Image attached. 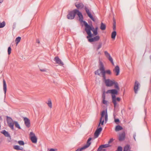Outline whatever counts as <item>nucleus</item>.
<instances>
[{
    "mask_svg": "<svg viewBox=\"0 0 151 151\" xmlns=\"http://www.w3.org/2000/svg\"><path fill=\"white\" fill-rule=\"evenodd\" d=\"M76 14L78 16L79 18V20L81 23H83L85 26V30H86L88 32V33H89L90 32L88 31L89 29H91L88 23L85 21L83 20V17L82 13L77 10H76Z\"/></svg>",
    "mask_w": 151,
    "mask_h": 151,
    "instance_id": "obj_1",
    "label": "nucleus"
},
{
    "mask_svg": "<svg viewBox=\"0 0 151 151\" xmlns=\"http://www.w3.org/2000/svg\"><path fill=\"white\" fill-rule=\"evenodd\" d=\"M91 29H89L88 31L89 32V33H88L87 31L85 30L88 35V36L87 37V38L88 39L90 37H92L94 35H96L98 34L97 29L98 27H96V28L94 29L92 25L91 26L89 25Z\"/></svg>",
    "mask_w": 151,
    "mask_h": 151,
    "instance_id": "obj_2",
    "label": "nucleus"
},
{
    "mask_svg": "<svg viewBox=\"0 0 151 151\" xmlns=\"http://www.w3.org/2000/svg\"><path fill=\"white\" fill-rule=\"evenodd\" d=\"M108 120V115L106 111H103L101 113V117L100 119L99 123L98 125V127L100 126V124L103 125L104 121L106 122Z\"/></svg>",
    "mask_w": 151,
    "mask_h": 151,
    "instance_id": "obj_3",
    "label": "nucleus"
},
{
    "mask_svg": "<svg viewBox=\"0 0 151 151\" xmlns=\"http://www.w3.org/2000/svg\"><path fill=\"white\" fill-rule=\"evenodd\" d=\"M112 102L114 104V108L115 109L118 108L119 105L117 103V101L118 102H119L121 100V99L119 97L116 98L115 96L113 95H112Z\"/></svg>",
    "mask_w": 151,
    "mask_h": 151,
    "instance_id": "obj_4",
    "label": "nucleus"
},
{
    "mask_svg": "<svg viewBox=\"0 0 151 151\" xmlns=\"http://www.w3.org/2000/svg\"><path fill=\"white\" fill-rule=\"evenodd\" d=\"M100 70H101V72L102 73V77L104 79H105L106 78L105 74H107L109 75H111V72L110 70H105L104 66H102V67L100 68Z\"/></svg>",
    "mask_w": 151,
    "mask_h": 151,
    "instance_id": "obj_5",
    "label": "nucleus"
},
{
    "mask_svg": "<svg viewBox=\"0 0 151 151\" xmlns=\"http://www.w3.org/2000/svg\"><path fill=\"white\" fill-rule=\"evenodd\" d=\"M7 122L8 126L12 129H14V122L12 119L10 117L7 116Z\"/></svg>",
    "mask_w": 151,
    "mask_h": 151,
    "instance_id": "obj_6",
    "label": "nucleus"
},
{
    "mask_svg": "<svg viewBox=\"0 0 151 151\" xmlns=\"http://www.w3.org/2000/svg\"><path fill=\"white\" fill-rule=\"evenodd\" d=\"M92 139L91 138H89L88 140L86 145H84L80 149H78L76 151H81L82 150L88 148L90 145L91 142V141Z\"/></svg>",
    "mask_w": 151,
    "mask_h": 151,
    "instance_id": "obj_7",
    "label": "nucleus"
},
{
    "mask_svg": "<svg viewBox=\"0 0 151 151\" xmlns=\"http://www.w3.org/2000/svg\"><path fill=\"white\" fill-rule=\"evenodd\" d=\"M76 9L74 10L69 13L67 16L68 19H72L74 18L76 14Z\"/></svg>",
    "mask_w": 151,
    "mask_h": 151,
    "instance_id": "obj_8",
    "label": "nucleus"
},
{
    "mask_svg": "<svg viewBox=\"0 0 151 151\" xmlns=\"http://www.w3.org/2000/svg\"><path fill=\"white\" fill-rule=\"evenodd\" d=\"M30 138L32 142L34 143L37 142V139L34 133L31 132L30 133Z\"/></svg>",
    "mask_w": 151,
    "mask_h": 151,
    "instance_id": "obj_9",
    "label": "nucleus"
},
{
    "mask_svg": "<svg viewBox=\"0 0 151 151\" xmlns=\"http://www.w3.org/2000/svg\"><path fill=\"white\" fill-rule=\"evenodd\" d=\"M106 85L107 86H111L114 84V80H111L109 79H104Z\"/></svg>",
    "mask_w": 151,
    "mask_h": 151,
    "instance_id": "obj_10",
    "label": "nucleus"
},
{
    "mask_svg": "<svg viewBox=\"0 0 151 151\" xmlns=\"http://www.w3.org/2000/svg\"><path fill=\"white\" fill-rule=\"evenodd\" d=\"M125 138V132H124L119 134L118 139L120 141H124Z\"/></svg>",
    "mask_w": 151,
    "mask_h": 151,
    "instance_id": "obj_11",
    "label": "nucleus"
},
{
    "mask_svg": "<svg viewBox=\"0 0 151 151\" xmlns=\"http://www.w3.org/2000/svg\"><path fill=\"white\" fill-rule=\"evenodd\" d=\"M100 127V126L97 128L94 133V136L95 138H97L98 137L101 132L102 131V128Z\"/></svg>",
    "mask_w": 151,
    "mask_h": 151,
    "instance_id": "obj_12",
    "label": "nucleus"
},
{
    "mask_svg": "<svg viewBox=\"0 0 151 151\" xmlns=\"http://www.w3.org/2000/svg\"><path fill=\"white\" fill-rule=\"evenodd\" d=\"M140 84L137 81H136L134 86V90L135 93H137L138 90L139 88Z\"/></svg>",
    "mask_w": 151,
    "mask_h": 151,
    "instance_id": "obj_13",
    "label": "nucleus"
},
{
    "mask_svg": "<svg viewBox=\"0 0 151 151\" xmlns=\"http://www.w3.org/2000/svg\"><path fill=\"white\" fill-rule=\"evenodd\" d=\"M100 37L99 35L96 36L95 37L89 38L88 41L90 42H94L98 41L100 39Z\"/></svg>",
    "mask_w": 151,
    "mask_h": 151,
    "instance_id": "obj_14",
    "label": "nucleus"
},
{
    "mask_svg": "<svg viewBox=\"0 0 151 151\" xmlns=\"http://www.w3.org/2000/svg\"><path fill=\"white\" fill-rule=\"evenodd\" d=\"M85 9L86 11V13H87L88 16L90 18V19H92L93 21L95 22V20L94 17H93L92 16L91 14V13L89 11V10L86 7L85 8Z\"/></svg>",
    "mask_w": 151,
    "mask_h": 151,
    "instance_id": "obj_15",
    "label": "nucleus"
},
{
    "mask_svg": "<svg viewBox=\"0 0 151 151\" xmlns=\"http://www.w3.org/2000/svg\"><path fill=\"white\" fill-rule=\"evenodd\" d=\"M24 120L25 125L27 127H30V121L29 120L27 117H24Z\"/></svg>",
    "mask_w": 151,
    "mask_h": 151,
    "instance_id": "obj_16",
    "label": "nucleus"
},
{
    "mask_svg": "<svg viewBox=\"0 0 151 151\" xmlns=\"http://www.w3.org/2000/svg\"><path fill=\"white\" fill-rule=\"evenodd\" d=\"M99 65L100 67L99 69L95 72V74H97L99 76L100 75V74H102V73L100 70L101 68L102 67V66H104L103 63L101 62H100Z\"/></svg>",
    "mask_w": 151,
    "mask_h": 151,
    "instance_id": "obj_17",
    "label": "nucleus"
},
{
    "mask_svg": "<svg viewBox=\"0 0 151 151\" xmlns=\"http://www.w3.org/2000/svg\"><path fill=\"white\" fill-rule=\"evenodd\" d=\"M104 53L106 57L109 59V60L113 64H114L113 62V60L112 58L111 57L109 54L106 51H105L104 52Z\"/></svg>",
    "mask_w": 151,
    "mask_h": 151,
    "instance_id": "obj_18",
    "label": "nucleus"
},
{
    "mask_svg": "<svg viewBox=\"0 0 151 151\" xmlns=\"http://www.w3.org/2000/svg\"><path fill=\"white\" fill-rule=\"evenodd\" d=\"M113 72L115 73L116 76H118L119 75L120 69L118 66H116L114 69L113 70Z\"/></svg>",
    "mask_w": 151,
    "mask_h": 151,
    "instance_id": "obj_19",
    "label": "nucleus"
},
{
    "mask_svg": "<svg viewBox=\"0 0 151 151\" xmlns=\"http://www.w3.org/2000/svg\"><path fill=\"white\" fill-rule=\"evenodd\" d=\"M54 60L57 64L63 65V63L61 61V60L58 57H55L54 58Z\"/></svg>",
    "mask_w": 151,
    "mask_h": 151,
    "instance_id": "obj_20",
    "label": "nucleus"
},
{
    "mask_svg": "<svg viewBox=\"0 0 151 151\" xmlns=\"http://www.w3.org/2000/svg\"><path fill=\"white\" fill-rule=\"evenodd\" d=\"M3 90L5 94H6V81L4 79L3 80Z\"/></svg>",
    "mask_w": 151,
    "mask_h": 151,
    "instance_id": "obj_21",
    "label": "nucleus"
},
{
    "mask_svg": "<svg viewBox=\"0 0 151 151\" xmlns=\"http://www.w3.org/2000/svg\"><path fill=\"white\" fill-rule=\"evenodd\" d=\"M76 7L78 9H81L83 8L84 7V5L83 4L79 3L76 4Z\"/></svg>",
    "mask_w": 151,
    "mask_h": 151,
    "instance_id": "obj_22",
    "label": "nucleus"
},
{
    "mask_svg": "<svg viewBox=\"0 0 151 151\" xmlns=\"http://www.w3.org/2000/svg\"><path fill=\"white\" fill-rule=\"evenodd\" d=\"M122 127L119 125L116 126L115 128V130L116 132L119 131L120 130H122Z\"/></svg>",
    "mask_w": 151,
    "mask_h": 151,
    "instance_id": "obj_23",
    "label": "nucleus"
},
{
    "mask_svg": "<svg viewBox=\"0 0 151 151\" xmlns=\"http://www.w3.org/2000/svg\"><path fill=\"white\" fill-rule=\"evenodd\" d=\"M116 32L114 31L111 33V37L112 39H114L116 35Z\"/></svg>",
    "mask_w": 151,
    "mask_h": 151,
    "instance_id": "obj_24",
    "label": "nucleus"
},
{
    "mask_svg": "<svg viewBox=\"0 0 151 151\" xmlns=\"http://www.w3.org/2000/svg\"><path fill=\"white\" fill-rule=\"evenodd\" d=\"M2 133L5 136L7 137H10L9 134L8 132L5 130H3L2 131Z\"/></svg>",
    "mask_w": 151,
    "mask_h": 151,
    "instance_id": "obj_25",
    "label": "nucleus"
},
{
    "mask_svg": "<svg viewBox=\"0 0 151 151\" xmlns=\"http://www.w3.org/2000/svg\"><path fill=\"white\" fill-rule=\"evenodd\" d=\"M14 122L15 127L18 129H21V127L18 122L16 121H14Z\"/></svg>",
    "mask_w": 151,
    "mask_h": 151,
    "instance_id": "obj_26",
    "label": "nucleus"
},
{
    "mask_svg": "<svg viewBox=\"0 0 151 151\" xmlns=\"http://www.w3.org/2000/svg\"><path fill=\"white\" fill-rule=\"evenodd\" d=\"M106 27L105 25L103 24V23H101L100 27V29L102 30H104L105 29Z\"/></svg>",
    "mask_w": 151,
    "mask_h": 151,
    "instance_id": "obj_27",
    "label": "nucleus"
},
{
    "mask_svg": "<svg viewBox=\"0 0 151 151\" xmlns=\"http://www.w3.org/2000/svg\"><path fill=\"white\" fill-rule=\"evenodd\" d=\"M21 40V37H19L16 38L15 40V42L17 44V45L18 44V43L20 42Z\"/></svg>",
    "mask_w": 151,
    "mask_h": 151,
    "instance_id": "obj_28",
    "label": "nucleus"
},
{
    "mask_svg": "<svg viewBox=\"0 0 151 151\" xmlns=\"http://www.w3.org/2000/svg\"><path fill=\"white\" fill-rule=\"evenodd\" d=\"M118 93V91L116 89H112L111 90V94L112 95H114V94H117Z\"/></svg>",
    "mask_w": 151,
    "mask_h": 151,
    "instance_id": "obj_29",
    "label": "nucleus"
},
{
    "mask_svg": "<svg viewBox=\"0 0 151 151\" xmlns=\"http://www.w3.org/2000/svg\"><path fill=\"white\" fill-rule=\"evenodd\" d=\"M114 87L115 88L117 89L118 90H119V88L118 86V84L117 83L115 82L114 81Z\"/></svg>",
    "mask_w": 151,
    "mask_h": 151,
    "instance_id": "obj_30",
    "label": "nucleus"
},
{
    "mask_svg": "<svg viewBox=\"0 0 151 151\" xmlns=\"http://www.w3.org/2000/svg\"><path fill=\"white\" fill-rule=\"evenodd\" d=\"M14 149L17 150H22V149L20 148V147L18 145H15L14 146Z\"/></svg>",
    "mask_w": 151,
    "mask_h": 151,
    "instance_id": "obj_31",
    "label": "nucleus"
},
{
    "mask_svg": "<svg viewBox=\"0 0 151 151\" xmlns=\"http://www.w3.org/2000/svg\"><path fill=\"white\" fill-rule=\"evenodd\" d=\"M102 103L106 105H107L109 104V102L106 100V99L102 100Z\"/></svg>",
    "mask_w": 151,
    "mask_h": 151,
    "instance_id": "obj_32",
    "label": "nucleus"
},
{
    "mask_svg": "<svg viewBox=\"0 0 151 151\" xmlns=\"http://www.w3.org/2000/svg\"><path fill=\"white\" fill-rule=\"evenodd\" d=\"M5 25V24L4 22H3L2 23L0 22V28L3 27Z\"/></svg>",
    "mask_w": 151,
    "mask_h": 151,
    "instance_id": "obj_33",
    "label": "nucleus"
},
{
    "mask_svg": "<svg viewBox=\"0 0 151 151\" xmlns=\"http://www.w3.org/2000/svg\"><path fill=\"white\" fill-rule=\"evenodd\" d=\"M48 106L50 108H52V102L50 100L48 101V102L47 103Z\"/></svg>",
    "mask_w": 151,
    "mask_h": 151,
    "instance_id": "obj_34",
    "label": "nucleus"
},
{
    "mask_svg": "<svg viewBox=\"0 0 151 151\" xmlns=\"http://www.w3.org/2000/svg\"><path fill=\"white\" fill-rule=\"evenodd\" d=\"M12 49L11 47H8V54L9 55L11 52Z\"/></svg>",
    "mask_w": 151,
    "mask_h": 151,
    "instance_id": "obj_35",
    "label": "nucleus"
},
{
    "mask_svg": "<svg viewBox=\"0 0 151 151\" xmlns=\"http://www.w3.org/2000/svg\"><path fill=\"white\" fill-rule=\"evenodd\" d=\"M18 144L21 145H24V143L22 141H19L18 142Z\"/></svg>",
    "mask_w": 151,
    "mask_h": 151,
    "instance_id": "obj_36",
    "label": "nucleus"
},
{
    "mask_svg": "<svg viewBox=\"0 0 151 151\" xmlns=\"http://www.w3.org/2000/svg\"><path fill=\"white\" fill-rule=\"evenodd\" d=\"M103 148L102 145H101V146H100L98 148V150H97V151H101L102 150H103Z\"/></svg>",
    "mask_w": 151,
    "mask_h": 151,
    "instance_id": "obj_37",
    "label": "nucleus"
},
{
    "mask_svg": "<svg viewBox=\"0 0 151 151\" xmlns=\"http://www.w3.org/2000/svg\"><path fill=\"white\" fill-rule=\"evenodd\" d=\"M113 29L114 31H115L116 29V22L115 21H114V23L113 24Z\"/></svg>",
    "mask_w": 151,
    "mask_h": 151,
    "instance_id": "obj_38",
    "label": "nucleus"
},
{
    "mask_svg": "<svg viewBox=\"0 0 151 151\" xmlns=\"http://www.w3.org/2000/svg\"><path fill=\"white\" fill-rule=\"evenodd\" d=\"M122 148L121 147H118L117 148V150L116 151H122Z\"/></svg>",
    "mask_w": 151,
    "mask_h": 151,
    "instance_id": "obj_39",
    "label": "nucleus"
},
{
    "mask_svg": "<svg viewBox=\"0 0 151 151\" xmlns=\"http://www.w3.org/2000/svg\"><path fill=\"white\" fill-rule=\"evenodd\" d=\"M102 145L103 148L107 147L110 146V145L109 144H106L105 145Z\"/></svg>",
    "mask_w": 151,
    "mask_h": 151,
    "instance_id": "obj_40",
    "label": "nucleus"
},
{
    "mask_svg": "<svg viewBox=\"0 0 151 151\" xmlns=\"http://www.w3.org/2000/svg\"><path fill=\"white\" fill-rule=\"evenodd\" d=\"M105 92H104L102 96V98L103 99H106V96L105 94Z\"/></svg>",
    "mask_w": 151,
    "mask_h": 151,
    "instance_id": "obj_41",
    "label": "nucleus"
},
{
    "mask_svg": "<svg viewBox=\"0 0 151 151\" xmlns=\"http://www.w3.org/2000/svg\"><path fill=\"white\" fill-rule=\"evenodd\" d=\"M101 47V44H100L97 47V50H98Z\"/></svg>",
    "mask_w": 151,
    "mask_h": 151,
    "instance_id": "obj_42",
    "label": "nucleus"
},
{
    "mask_svg": "<svg viewBox=\"0 0 151 151\" xmlns=\"http://www.w3.org/2000/svg\"><path fill=\"white\" fill-rule=\"evenodd\" d=\"M106 93H111V90H108L106 92Z\"/></svg>",
    "mask_w": 151,
    "mask_h": 151,
    "instance_id": "obj_43",
    "label": "nucleus"
},
{
    "mask_svg": "<svg viewBox=\"0 0 151 151\" xmlns=\"http://www.w3.org/2000/svg\"><path fill=\"white\" fill-rule=\"evenodd\" d=\"M113 141V139H110L109 142H108L109 143H110Z\"/></svg>",
    "mask_w": 151,
    "mask_h": 151,
    "instance_id": "obj_44",
    "label": "nucleus"
},
{
    "mask_svg": "<svg viewBox=\"0 0 151 151\" xmlns=\"http://www.w3.org/2000/svg\"><path fill=\"white\" fill-rule=\"evenodd\" d=\"M119 120L118 119H115V122H119Z\"/></svg>",
    "mask_w": 151,
    "mask_h": 151,
    "instance_id": "obj_45",
    "label": "nucleus"
},
{
    "mask_svg": "<svg viewBox=\"0 0 151 151\" xmlns=\"http://www.w3.org/2000/svg\"><path fill=\"white\" fill-rule=\"evenodd\" d=\"M49 151H55V150L53 149H51L49 150Z\"/></svg>",
    "mask_w": 151,
    "mask_h": 151,
    "instance_id": "obj_46",
    "label": "nucleus"
},
{
    "mask_svg": "<svg viewBox=\"0 0 151 151\" xmlns=\"http://www.w3.org/2000/svg\"><path fill=\"white\" fill-rule=\"evenodd\" d=\"M136 136V134H134V138L135 140H136L135 138Z\"/></svg>",
    "mask_w": 151,
    "mask_h": 151,
    "instance_id": "obj_47",
    "label": "nucleus"
},
{
    "mask_svg": "<svg viewBox=\"0 0 151 151\" xmlns=\"http://www.w3.org/2000/svg\"><path fill=\"white\" fill-rule=\"evenodd\" d=\"M40 70L41 71H43V72L45 71V69H40Z\"/></svg>",
    "mask_w": 151,
    "mask_h": 151,
    "instance_id": "obj_48",
    "label": "nucleus"
},
{
    "mask_svg": "<svg viewBox=\"0 0 151 151\" xmlns=\"http://www.w3.org/2000/svg\"><path fill=\"white\" fill-rule=\"evenodd\" d=\"M3 0H0V3H1L3 2Z\"/></svg>",
    "mask_w": 151,
    "mask_h": 151,
    "instance_id": "obj_49",
    "label": "nucleus"
},
{
    "mask_svg": "<svg viewBox=\"0 0 151 151\" xmlns=\"http://www.w3.org/2000/svg\"><path fill=\"white\" fill-rule=\"evenodd\" d=\"M37 42L38 43H40V41H39V40H37Z\"/></svg>",
    "mask_w": 151,
    "mask_h": 151,
    "instance_id": "obj_50",
    "label": "nucleus"
},
{
    "mask_svg": "<svg viewBox=\"0 0 151 151\" xmlns=\"http://www.w3.org/2000/svg\"><path fill=\"white\" fill-rule=\"evenodd\" d=\"M99 54H101V52H99Z\"/></svg>",
    "mask_w": 151,
    "mask_h": 151,
    "instance_id": "obj_51",
    "label": "nucleus"
},
{
    "mask_svg": "<svg viewBox=\"0 0 151 151\" xmlns=\"http://www.w3.org/2000/svg\"><path fill=\"white\" fill-rule=\"evenodd\" d=\"M1 119V117H0V120Z\"/></svg>",
    "mask_w": 151,
    "mask_h": 151,
    "instance_id": "obj_52",
    "label": "nucleus"
},
{
    "mask_svg": "<svg viewBox=\"0 0 151 151\" xmlns=\"http://www.w3.org/2000/svg\"><path fill=\"white\" fill-rule=\"evenodd\" d=\"M150 60H151V56H150Z\"/></svg>",
    "mask_w": 151,
    "mask_h": 151,
    "instance_id": "obj_53",
    "label": "nucleus"
}]
</instances>
